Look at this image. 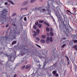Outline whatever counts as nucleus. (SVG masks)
<instances>
[{"mask_svg":"<svg viewBox=\"0 0 77 77\" xmlns=\"http://www.w3.org/2000/svg\"><path fill=\"white\" fill-rule=\"evenodd\" d=\"M76 38H77V35L76 36Z\"/></svg>","mask_w":77,"mask_h":77,"instance_id":"774afa93","label":"nucleus"},{"mask_svg":"<svg viewBox=\"0 0 77 77\" xmlns=\"http://www.w3.org/2000/svg\"><path fill=\"white\" fill-rule=\"evenodd\" d=\"M38 26L39 28H41L42 27V24H41V23L38 24Z\"/></svg>","mask_w":77,"mask_h":77,"instance_id":"ddd939ff","label":"nucleus"},{"mask_svg":"<svg viewBox=\"0 0 77 77\" xmlns=\"http://www.w3.org/2000/svg\"><path fill=\"white\" fill-rule=\"evenodd\" d=\"M39 23H44V20H40L39 21Z\"/></svg>","mask_w":77,"mask_h":77,"instance_id":"cd10ccee","label":"nucleus"},{"mask_svg":"<svg viewBox=\"0 0 77 77\" xmlns=\"http://www.w3.org/2000/svg\"><path fill=\"white\" fill-rule=\"evenodd\" d=\"M57 73V72L56 70H54L52 72V73L54 75H56V74Z\"/></svg>","mask_w":77,"mask_h":77,"instance_id":"9d476101","label":"nucleus"},{"mask_svg":"<svg viewBox=\"0 0 77 77\" xmlns=\"http://www.w3.org/2000/svg\"><path fill=\"white\" fill-rule=\"evenodd\" d=\"M38 57H39L40 58H41V57H42V56L41 55V54L39 53L38 54Z\"/></svg>","mask_w":77,"mask_h":77,"instance_id":"6ab92c4d","label":"nucleus"},{"mask_svg":"<svg viewBox=\"0 0 77 77\" xmlns=\"http://www.w3.org/2000/svg\"><path fill=\"white\" fill-rule=\"evenodd\" d=\"M35 1L36 0H31V3H34Z\"/></svg>","mask_w":77,"mask_h":77,"instance_id":"bb28decb","label":"nucleus"},{"mask_svg":"<svg viewBox=\"0 0 77 77\" xmlns=\"http://www.w3.org/2000/svg\"><path fill=\"white\" fill-rule=\"evenodd\" d=\"M46 25L48 27H49V26H50L49 24L47 23L46 24Z\"/></svg>","mask_w":77,"mask_h":77,"instance_id":"ea45409f","label":"nucleus"},{"mask_svg":"<svg viewBox=\"0 0 77 77\" xmlns=\"http://www.w3.org/2000/svg\"><path fill=\"white\" fill-rule=\"evenodd\" d=\"M47 65V63H44V65H43V68H45V65Z\"/></svg>","mask_w":77,"mask_h":77,"instance_id":"c9c22d12","label":"nucleus"},{"mask_svg":"<svg viewBox=\"0 0 77 77\" xmlns=\"http://www.w3.org/2000/svg\"><path fill=\"white\" fill-rule=\"evenodd\" d=\"M9 59H10V61H11L12 62H13V61H14V60H15L14 57H13L12 56H11L9 58Z\"/></svg>","mask_w":77,"mask_h":77,"instance_id":"7ed1b4c3","label":"nucleus"},{"mask_svg":"<svg viewBox=\"0 0 77 77\" xmlns=\"http://www.w3.org/2000/svg\"><path fill=\"white\" fill-rule=\"evenodd\" d=\"M17 14L15 13H14L12 15V17H14V16H15V15H16Z\"/></svg>","mask_w":77,"mask_h":77,"instance_id":"7c9ffc66","label":"nucleus"},{"mask_svg":"<svg viewBox=\"0 0 77 77\" xmlns=\"http://www.w3.org/2000/svg\"><path fill=\"white\" fill-rule=\"evenodd\" d=\"M68 12H70V13H71V11H69V10H67Z\"/></svg>","mask_w":77,"mask_h":77,"instance_id":"bf43d9fd","label":"nucleus"},{"mask_svg":"<svg viewBox=\"0 0 77 77\" xmlns=\"http://www.w3.org/2000/svg\"><path fill=\"white\" fill-rule=\"evenodd\" d=\"M8 2L9 3H10L12 5H15V4L13 2L11 1L10 0H8Z\"/></svg>","mask_w":77,"mask_h":77,"instance_id":"423d86ee","label":"nucleus"},{"mask_svg":"<svg viewBox=\"0 0 77 77\" xmlns=\"http://www.w3.org/2000/svg\"><path fill=\"white\" fill-rule=\"evenodd\" d=\"M9 26V24H7V25L6 26V27H8Z\"/></svg>","mask_w":77,"mask_h":77,"instance_id":"3c124183","label":"nucleus"},{"mask_svg":"<svg viewBox=\"0 0 77 77\" xmlns=\"http://www.w3.org/2000/svg\"><path fill=\"white\" fill-rule=\"evenodd\" d=\"M67 66H68V65H69V61H67Z\"/></svg>","mask_w":77,"mask_h":77,"instance_id":"e433bc0d","label":"nucleus"},{"mask_svg":"<svg viewBox=\"0 0 77 77\" xmlns=\"http://www.w3.org/2000/svg\"><path fill=\"white\" fill-rule=\"evenodd\" d=\"M63 39H66V38H65V37H63Z\"/></svg>","mask_w":77,"mask_h":77,"instance_id":"680f3d73","label":"nucleus"},{"mask_svg":"<svg viewBox=\"0 0 77 77\" xmlns=\"http://www.w3.org/2000/svg\"><path fill=\"white\" fill-rule=\"evenodd\" d=\"M30 67H31V65L29 64L26 66V69H29V68H30Z\"/></svg>","mask_w":77,"mask_h":77,"instance_id":"39448f33","label":"nucleus"},{"mask_svg":"<svg viewBox=\"0 0 77 77\" xmlns=\"http://www.w3.org/2000/svg\"><path fill=\"white\" fill-rule=\"evenodd\" d=\"M39 23V22L38 21H37L35 24V26H38V23Z\"/></svg>","mask_w":77,"mask_h":77,"instance_id":"393cba45","label":"nucleus"},{"mask_svg":"<svg viewBox=\"0 0 77 77\" xmlns=\"http://www.w3.org/2000/svg\"><path fill=\"white\" fill-rule=\"evenodd\" d=\"M75 49L76 50H77V48H75Z\"/></svg>","mask_w":77,"mask_h":77,"instance_id":"0e129e2a","label":"nucleus"},{"mask_svg":"<svg viewBox=\"0 0 77 77\" xmlns=\"http://www.w3.org/2000/svg\"><path fill=\"white\" fill-rule=\"evenodd\" d=\"M28 3H29V2L28 1H26L25 2H24L23 3V4L24 5H26Z\"/></svg>","mask_w":77,"mask_h":77,"instance_id":"1a4fd4ad","label":"nucleus"},{"mask_svg":"<svg viewBox=\"0 0 77 77\" xmlns=\"http://www.w3.org/2000/svg\"><path fill=\"white\" fill-rule=\"evenodd\" d=\"M46 30L47 32H49V31H50V29H49L48 27H47L46 28Z\"/></svg>","mask_w":77,"mask_h":77,"instance_id":"4be33fe9","label":"nucleus"},{"mask_svg":"<svg viewBox=\"0 0 77 77\" xmlns=\"http://www.w3.org/2000/svg\"><path fill=\"white\" fill-rule=\"evenodd\" d=\"M49 41L51 42H52L53 41V38L52 37H50Z\"/></svg>","mask_w":77,"mask_h":77,"instance_id":"6e6552de","label":"nucleus"},{"mask_svg":"<svg viewBox=\"0 0 77 77\" xmlns=\"http://www.w3.org/2000/svg\"><path fill=\"white\" fill-rule=\"evenodd\" d=\"M40 42L42 43H43V44H44V43L45 42V40L43 39H42L41 40Z\"/></svg>","mask_w":77,"mask_h":77,"instance_id":"0eeeda50","label":"nucleus"},{"mask_svg":"<svg viewBox=\"0 0 77 77\" xmlns=\"http://www.w3.org/2000/svg\"><path fill=\"white\" fill-rule=\"evenodd\" d=\"M56 65V64H54L53 66H51L50 67V68L51 69V70H53L54 68V66Z\"/></svg>","mask_w":77,"mask_h":77,"instance_id":"20e7f679","label":"nucleus"},{"mask_svg":"<svg viewBox=\"0 0 77 77\" xmlns=\"http://www.w3.org/2000/svg\"><path fill=\"white\" fill-rule=\"evenodd\" d=\"M8 11L6 9H4L2 11V13L1 14V16L0 18H1L0 20V21H6V19H7V16L6 14Z\"/></svg>","mask_w":77,"mask_h":77,"instance_id":"f03ea898","label":"nucleus"},{"mask_svg":"<svg viewBox=\"0 0 77 77\" xmlns=\"http://www.w3.org/2000/svg\"><path fill=\"white\" fill-rule=\"evenodd\" d=\"M50 35L51 36H53L54 35V33H53V32H50Z\"/></svg>","mask_w":77,"mask_h":77,"instance_id":"2eb2a0df","label":"nucleus"},{"mask_svg":"<svg viewBox=\"0 0 77 77\" xmlns=\"http://www.w3.org/2000/svg\"><path fill=\"white\" fill-rule=\"evenodd\" d=\"M17 76V74H15L14 75L13 77H16Z\"/></svg>","mask_w":77,"mask_h":77,"instance_id":"c03bdc74","label":"nucleus"},{"mask_svg":"<svg viewBox=\"0 0 77 77\" xmlns=\"http://www.w3.org/2000/svg\"><path fill=\"white\" fill-rule=\"evenodd\" d=\"M74 11V13H75V12H76V11H77V10L76 9V8L73 7L72 8Z\"/></svg>","mask_w":77,"mask_h":77,"instance_id":"9b49d317","label":"nucleus"},{"mask_svg":"<svg viewBox=\"0 0 77 77\" xmlns=\"http://www.w3.org/2000/svg\"><path fill=\"white\" fill-rule=\"evenodd\" d=\"M66 59H67V61H69V58H68V57L67 56Z\"/></svg>","mask_w":77,"mask_h":77,"instance_id":"8fccbe9b","label":"nucleus"},{"mask_svg":"<svg viewBox=\"0 0 77 77\" xmlns=\"http://www.w3.org/2000/svg\"><path fill=\"white\" fill-rule=\"evenodd\" d=\"M0 64H1V65H2V62L0 61Z\"/></svg>","mask_w":77,"mask_h":77,"instance_id":"052dcab7","label":"nucleus"},{"mask_svg":"<svg viewBox=\"0 0 77 77\" xmlns=\"http://www.w3.org/2000/svg\"><path fill=\"white\" fill-rule=\"evenodd\" d=\"M18 65H19V64H17L16 65V66H18Z\"/></svg>","mask_w":77,"mask_h":77,"instance_id":"864d4df0","label":"nucleus"},{"mask_svg":"<svg viewBox=\"0 0 77 77\" xmlns=\"http://www.w3.org/2000/svg\"><path fill=\"white\" fill-rule=\"evenodd\" d=\"M36 32L38 34H39V33L40 31L39 30V29H37L36 30Z\"/></svg>","mask_w":77,"mask_h":77,"instance_id":"412c9836","label":"nucleus"},{"mask_svg":"<svg viewBox=\"0 0 77 77\" xmlns=\"http://www.w3.org/2000/svg\"><path fill=\"white\" fill-rule=\"evenodd\" d=\"M41 37L42 38H45L46 35H42L41 36Z\"/></svg>","mask_w":77,"mask_h":77,"instance_id":"a211bd4d","label":"nucleus"},{"mask_svg":"<svg viewBox=\"0 0 77 77\" xmlns=\"http://www.w3.org/2000/svg\"><path fill=\"white\" fill-rule=\"evenodd\" d=\"M72 42H73L74 43V44H75V43H77V40H72Z\"/></svg>","mask_w":77,"mask_h":77,"instance_id":"f3484780","label":"nucleus"},{"mask_svg":"<svg viewBox=\"0 0 77 77\" xmlns=\"http://www.w3.org/2000/svg\"><path fill=\"white\" fill-rule=\"evenodd\" d=\"M8 18H9V17H8V22H9V21H10V20H11V17H10V18L9 19H8Z\"/></svg>","mask_w":77,"mask_h":77,"instance_id":"c756f323","label":"nucleus"},{"mask_svg":"<svg viewBox=\"0 0 77 77\" xmlns=\"http://www.w3.org/2000/svg\"><path fill=\"white\" fill-rule=\"evenodd\" d=\"M23 17H21L20 18V20H23Z\"/></svg>","mask_w":77,"mask_h":77,"instance_id":"4d7b16f0","label":"nucleus"},{"mask_svg":"<svg viewBox=\"0 0 77 77\" xmlns=\"http://www.w3.org/2000/svg\"><path fill=\"white\" fill-rule=\"evenodd\" d=\"M17 34H18V35H20V31H19L18 32Z\"/></svg>","mask_w":77,"mask_h":77,"instance_id":"5fc2aeb1","label":"nucleus"},{"mask_svg":"<svg viewBox=\"0 0 77 77\" xmlns=\"http://www.w3.org/2000/svg\"><path fill=\"white\" fill-rule=\"evenodd\" d=\"M76 47H77V45H74V46H73L72 47V48H76Z\"/></svg>","mask_w":77,"mask_h":77,"instance_id":"5701e85b","label":"nucleus"},{"mask_svg":"<svg viewBox=\"0 0 77 77\" xmlns=\"http://www.w3.org/2000/svg\"><path fill=\"white\" fill-rule=\"evenodd\" d=\"M24 53H21V56H23V55H24Z\"/></svg>","mask_w":77,"mask_h":77,"instance_id":"09e8293b","label":"nucleus"},{"mask_svg":"<svg viewBox=\"0 0 77 77\" xmlns=\"http://www.w3.org/2000/svg\"><path fill=\"white\" fill-rule=\"evenodd\" d=\"M55 75V77H59V74L58 73H56Z\"/></svg>","mask_w":77,"mask_h":77,"instance_id":"2f4dec72","label":"nucleus"},{"mask_svg":"<svg viewBox=\"0 0 77 77\" xmlns=\"http://www.w3.org/2000/svg\"><path fill=\"white\" fill-rule=\"evenodd\" d=\"M63 32L64 33H65V31H63Z\"/></svg>","mask_w":77,"mask_h":77,"instance_id":"338daca9","label":"nucleus"},{"mask_svg":"<svg viewBox=\"0 0 77 77\" xmlns=\"http://www.w3.org/2000/svg\"><path fill=\"white\" fill-rule=\"evenodd\" d=\"M36 39L37 41H39V38L38 37H36Z\"/></svg>","mask_w":77,"mask_h":77,"instance_id":"72a5a7b5","label":"nucleus"},{"mask_svg":"<svg viewBox=\"0 0 77 77\" xmlns=\"http://www.w3.org/2000/svg\"><path fill=\"white\" fill-rule=\"evenodd\" d=\"M46 40L48 41H49L50 40V37H48L46 38Z\"/></svg>","mask_w":77,"mask_h":77,"instance_id":"b1692460","label":"nucleus"},{"mask_svg":"<svg viewBox=\"0 0 77 77\" xmlns=\"http://www.w3.org/2000/svg\"><path fill=\"white\" fill-rule=\"evenodd\" d=\"M55 15L57 17V18L58 19V21L59 23V27L60 28L61 26H60V22H61V26H63V27L64 29H66V32H67L66 33H69V29H68L66 28V26H69V22L68 23H66L65 24L64 23V21H63V19L62 18V16H61V14H60V13L58 12H56Z\"/></svg>","mask_w":77,"mask_h":77,"instance_id":"f257e3e1","label":"nucleus"},{"mask_svg":"<svg viewBox=\"0 0 77 77\" xmlns=\"http://www.w3.org/2000/svg\"><path fill=\"white\" fill-rule=\"evenodd\" d=\"M41 7H40L39 8V9H41Z\"/></svg>","mask_w":77,"mask_h":77,"instance_id":"69168bd1","label":"nucleus"},{"mask_svg":"<svg viewBox=\"0 0 77 77\" xmlns=\"http://www.w3.org/2000/svg\"><path fill=\"white\" fill-rule=\"evenodd\" d=\"M33 28H34V29H36L37 28L36 26V25H34L33 27Z\"/></svg>","mask_w":77,"mask_h":77,"instance_id":"473e14b6","label":"nucleus"},{"mask_svg":"<svg viewBox=\"0 0 77 77\" xmlns=\"http://www.w3.org/2000/svg\"><path fill=\"white\" fill-rule=\"evenodd\" d=\"M27 8H21L20 9V11H23V10H27Z\"/></svg>","mask_w":77,"mask_h":77,"instance_id":"f8f14e48","label":"nucleus"},{"mask_svg":"<svg viewBox=\"0 0 77 77\" xmlns=\"http://www.w3.org/2000/svg\"><path fill=\"white\" fill-rule=\"evenodd\" d=\"M66 45V44H64L61 47L62 48H64L65 47V46Z\"/></svg>","mask_w":77,"mask_h":77,"instance_id":"a878e982","label":"nucleus"},{"mask_svg":"<svg viewBox=\"0 0 77 77\" xmlns=\"http://www.w3.org/2000/svg\"><path fill=\"white\" fill-rule=\"evenodd\" d=\"M24 20L25 21H27V17H24Z\"/></svg>","mask_w":77,"mask_h":77,"instance_id":"c85d7f7f","label":"nucleus"},{"mask_svg":"<svg viewBox=\"0 0 77 77\" xmlns=\"http://www.w3.org/2000/svg\"><path fill=\"white\" fill-rule=\"evenodd\" d=\"M36 34H33V36H34V37H36Z\"/></svg>","mask_w":77,"mask_h":77,"instance_id":"a18cd8bd","label":"nucleus"},{"mask_svg":"<svg viewBox=\"0 0 77 77\" xmlns=\"http://www.w3.org/2000/svg\"><path fill=\"white\" fill-rule=\"evenodd\" d=\"M8 2H5V5H8Z\"/></svg>","mask_w":77,"mask_h":77,"instance_id":"de8ad7c7","label":"nucleus"},{"mask_svg":"<svg viewBox=\"0 0 77 77\" xmlns=\"http://www.w3.org/2000/svg\"><path fill=\"white\" fill-rule=\"evenodd\" d=\"M34 61H35V62H36L37 60H36V57H35V58H34Z\"/></svg>","mask_w":77,"mask_h":77,"instance_id":"58836bf2","label":"nucleus"},{"mask_svg":"<svg viewBox=\"0 0 77 77\" xmlns=\"http://www.w3.org/2000/svg\"><path fill=\"white\" fill-rule=\"evenodd\" d=\"M47 22H44V23L45 24H47Z\"/></svg>","mask_w":77,"mask_h":77,"instance_id":"6e6d98bb","label":"nucleus"},{"mask_svg":"<svg viewBox=\"0 0 77 77\" xmlns=\"http://www.w3.org/2000/svg\"><path fill=\"white\" fill-rule=\"evenodd\" d=\"M17 43V42L16 41H14L12 43V45H14Z\"/></svg>","mask_w":77,"mask_h":77,"instance_id":"dca6fc26","label":"nucleus"},{"mask_svg":"<svg viewBox=\"0 0 77 77\" xmlns=\"http://www.w3.org/2000/svg\"><path fill=\"white\" fill-rule=\"evenodd\" d=\"M33 32L34 33H35V34H36V35H38V34H37V33H36V32L35 31H33Z\"/></svg>","mask_w":77,"mask_h":77,"instance_id":"4c0bfd02","label":"nucleus"},{"mask_svg":"<svg viewBox=\"0 0 77 77\" xmlns=\"http://www.w3.org/2000/svg\"><path fill=\"white\" fill-rule=\"evenodd\" d=\"M8 62H9V61L7 62V63H6V65H7V63H8Z\"/></svg>","mask_w":77,"mask_h":77,"instance_id":"e2e57ef3","label":"nucleus"},{"mask_svg":"<svg viewBox=\"0 0 77 77\" xmlns=\"http://www.w3.org/2000/svg\"><path fill=\"white\" fill-rule=\"evenodd\" d=\"M42 10L43 11V12H44V11H45V8H43L42 9Z\"/></svg>","mask_w":77,"mask_h":77,"instance_id":"49530a36","label":"nucleus"},{"mask_svg":"<svg viewBox=\"0 0 77 77\" xmlns=\"http://www.w3.org/2000/svg\"><path fill=\"white\" fill-rule=\"evenodd\" d=\"M51 0H49L48 2V5H50V4H51Z\"/></svg>","mask_w":77,"mask_h":77,"instance_id":"4468645a","label":"nucleus"},{"mask_svg":"<svg viewBox=\"0 0 77 77\" xmlns=\"http://www.w3.org/2000/svg\"><path fill=\"white\" fill-rule=\"evenodd\" d=\"M47 36H49L50 35V34L49 33H47Z\"/></svg>","mask_w":77,"mask_h":77,"instance_id":"603ef678","label":"nucleus"},{"mask_svg":"<svg viewBox=\"0 0 77 77\" xmlns=\"http://www.w3.org/2000/svg\"><path fill=\"white\" fill-rule=\"evenodd\" d=\"M36 45L38 47L40 48L41 47V46H40L39 45H38V44H36Z\"/></svg>","mask_w":77,"mask_h":77,"instance_id":"37998d69","label":"nucleus"},{"mask_svg":"<svg viewBox=\"0 0 77 77\" xmlns=\"http://www.w3.org/2000/svg\"><path fill=\"white\" fill-rule=\"evenodd\" d=\"M66 70H65L63 73V75L64 76H65L66 75Z\"/></svg>","mask_w":77,"mask_h":77,"instance_id":"aec40b11","label":"nucleus"},{"mask_svg":"<svg viewBox=\"0 0 77 77\" xmlns=\"http://www.w3.org/2000/svg\"><path fill=\"white\" fill-rule=\"evenodd\" d=\"M47 11H48V12H50V9L49 8H47Z\"/></svg>","mask_w":77,"mask_h":77,"instance_id":"f704fd0d","label":"nucleus"},{"mask_svg":"<svg viewBox=\"0 0 77 77\" xmlns=\"http://www.w3.org/2000/svg\"><path fill=\"white\" fill-rule=\"evenodd\" d=\"M51 32H53V29L51 28H50Z\"/></svg>","mask_w":77,"mask_h":77,"instance_id":"a19ab883","label":"nucleus"},{"mask_svg":"<svg viewBox=\"0 0 77 77\" xmlns=\"http://www.w3.org/2000/svg\"><path fill=\"white\" fill-rule=\"evenodd\" d=\"M12 25L13 26H15V27H16V24H15V23H13Z\"/></svg>","mask_w":77,"mask_h":77,"instance_id":"79ce46f5","label":"nucleus"},{"mask_svg":"<svg viewBox=\"0 0 77 77\" xmlns=\"http://www.w3.org/2000/svg\"><path fill=\"white\" fill-rule=\"evenodd\" d=\"M25 67H26V66H23V68H25Z\"/></svg>","mask_w":77,"mask_h":77,"instance_id":"13d9d810","label":"nucleus"}]
</instances>
